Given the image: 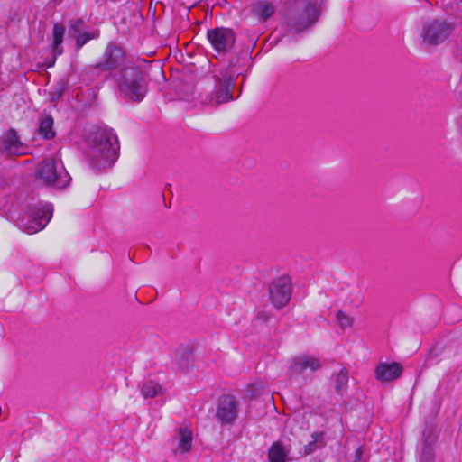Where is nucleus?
Listing matches in <instances>:
<instances>
[{
    "mask_svg": "<svg viewBox=\"0 0 462 462\" xmlns=\"http://www.w3.org/2000/svg\"><path fill=\"white\" fill-rule=\"evenodd\" d=\"M88 157L90 165L98 171L110 168L119 155V142L113 129L99 127L88 137Z\"/></svg>",
    "mask_w": 462,
    "mask_h": 462,
    "instance_id": "obj_1",
    "label": "nucleus"
},
{
    "mask_svg": "<svg viewBox=\"0 0 462 462\" xmlns=\"http://www.w3.org/2000/svg\"><path fill=\"white\" fill-rule=\"evenodd\" d=\"M34 175L38 184L56 189H65L71 180L62 162L55 158H46L39 162Z\"/></svg>",
    "mask_w": 462,
    "mask_h": 462,
    "instance_id": "obj_2",
    "label": "nucleus"
},
{
    "mask_svg": "<svg viewBox=\"0 0 462 462\" xmlns=\"http://www.w3.org/2000/svg\"><path fill=\"white\" fill-rule=\"evenodd\" d=\"M319 10L310 0L297 1L286 14V24L290 31L300 32L313 25L319 19Z\"/></svg>",
    "mask_w": 462,
    "mask_h": 462,
    "instance_id": "obj_3",
    "label": "nucleus"
},
{
    "mask_svg": "<svg viewBox=\"0 0 462 462\" xmlns=\"http://www.w3.org/2000/svg\"><path fill=\"white\" fill-rule=\"evenodd\" d=\"M116 80L124 97L137 102L144 97L147 88L142 72L137 67H124Z\"/></svg>",
    "mask_w": 462,
    "mask_h": 462,
    "instance_id": "obj_4",
    "label": "nucleus"
},
{
    "mask_svg": "<svg viewBox=\"0 0 462 462\" xmlns=\"http://www.w3.org/2000/svg\"><path fill=\"white\" fill-rule=\"evenodd\" d=\"M53 207L50 203L38 202L28 207L27 212L18 219L19 226L29 234L43 229L52 217Z\"/></svg>",
    "mask_w": 462,
    "mask_h": 462,
    "instance_id": "obj_5",
    "label": "nucleus"
},
{
    "mask_svg": "<svg viewBox=\"0 0 462 462\" xmlns=\"http://www.w3.org/2000/svg\"><path fill=\"white\" fill-rule=\"evenodd\" d=\"M454 26L445 19H430L422 23L420 37L424 48L445 42L452 34Z\"/></svg>",
    "mask_w": 462,
    "mask_h": 462,
    "instance_id": "obj_6",
    "label": "nucleus"
},
{
    "mask_svg": "<svg viewBox=\"0 0 462 462\" xmlns=\"http://www.w3.org/2000/svg\"><path fill=\"white\" fill-rule=\"evenodd\" d=\"M236 79L225 74L218 78L214 90L200 96L201 104L207 106H217L233 99L232 88Z\"/></svg>",
    "mask_w": 462,
    "mask_h": 462,
    "instance_id": "obj_7",
    "label": "nucleus"
},
{
    "mask_svg": "<svg viewBox=\"0 0 462 462\" xmlns=\"http://www.w3.org/2000/svg\"><path fill=\"white\" fill-rule=\"evenodd\" d=\"M125 61V51L115 43H109L101 58L93 69L99 70L100 73H106L105 78L111 74L114 70L124 68Z\"/></svg>",
    "mask_w": 462,
    "mask_h": 462,
    "instance_id": "obj_8",
    "label": "nucleus"
},
{
    "mask_svg": "<svg viewBox=\"0 0 462 462\" xmlns=\"http://www.w3.org/2000/svg\"><path fill=\"white\" fill-rule=\"evenodd\" d=\"M207 38L214 51L219 54L230 52L236 42V33L232 29L226 27L208 30Z\"/></svg>",
    "mask_w": 462,
    "mask_h": 462,
    "instance_id": "obj_9",
    "label": "nucleus"
},
{
    "mask_svg": "<svg viewBox=\"0 0 462 462\" xmlns=\"http://www.w3.org/2000/svg\"><path fill=\"white\" fill-rule=\"evenodd\" d=\"M29 146L23 143L17 132L11 128L0 136V153L7 157H19L29 153Z\"/></svg>",
    "mask_w": 462,
    "mask_h": 462,
    "instance_id": "obj_10",
    "label": "nucleus"
},
{
    "mask_svg": "<svg viewBox=\"0 0 462 462\" xmlns=\"http://www.w3.org/2000/svg\"><path fill=\"white\" fill-rule=\"evenodd\" d=\"M239 413V402L232 394H224L219 397L216 418L223 425H232L236 421Z\"/></svg>",
    "mask_w": 462,
    "mask_h": 462,
    "instance_id": "obj_11",
    "label": "nucleus"
},
{
    "mask_svg": "<svg viewBox=\"0 0 462 462\" xmlns=\"http://www.w3.org/2000/svg\"><path fill=\"white\" fill-rule=\"evenodd\" d=\"M270 300L277 309L288 304L291 296V282L289 277L282 276L275 279L269 288Z\"/></svg>",
    "mask_w": 462,
    "mask_h": 462,
    "instance_id": "obj_12",
    "label": "nucleus"
},
{
    "mask_svg": "<svg viewBox=\"0 0 462 462\" xmlns=\"http://www.w3.org/2000/svg\"><path fill=\"white\" fill-rule=\"evenodd\" d=\"M322 367L321 361L314 356H298L291 360L289 373L291 377L304 374L308 370L315 372Z\"/></svg>",
    "mask_w": 462,
    "mask_h": 462,
    "instance_id": "obj_13",
    "label": "nucleus"
},
{
    "mask_svg": "<svg viewBox=\"0 0 462 462\" xmlns=\"http://www.w3.org/2000/svg\"><path fill=\"white\" fill-rule=\"evenodd\" d=\"M402 373V367L400 364L382 362L375 368V378L380 382H391L396 380Z\"/></svg>",
    "mask_w": 462,
    "mask_h": 462,
    "instance_id": "obj_14",
    "label": "nucleus"
},
{
    "mask_svg": "<svg viewBox=\"0 0 462 462\" xmlns=\"http://www.w3.org/2000/svg\"><path fill=\"white\" fill-rule=\"evenodd\" d=\"M275 12L274 5L266 0H258L251 5V13L260 22H266Z\"/></svg>",
    "mask_w": 462,
    "mask_h": 462,
    "instance_id": "obj_15",
    "label": "nucleus"
},
{
    "mask_svg": "<svg viewBox=\"0 0 462 462\" xmlns=\"http://www.w3.org/2000/svg\"><path fill=\"white\" fill-rule=\"evenodd\" d=\"M53 124L54 120L51 115H42L38 127V134L45 140L53 139L56 135Z\"/></svg>",
    "mask_w": 462,
    "mask_h": 462,
    "instance_id": "obj_16",
    "label": "nucleus"
},
{
    "mask_svg": "<svg viewBox=\"0 0 462 462\" xmlns=\"http://www.w3.org/2000/svg\"><path fill=\"white\" fill-rule=\"evenodd\" d=\"M290 450L280 441L272 444L268 451L270 462H286Z\"/></svg>",
    "mask_w": 462,
    "mask_h": 462,
    "instance_id": "obj_17",
    "label": "nucleus"
},
{
    "mask_svg": "<svg viewBox=\"0 0 462 462\" xmlns=\"http://www.w3.org/2000/svg\"><path fill=\"white\" fill-rule=\"evenodd\" d=\"M65 34V27L60 23H54L52 30V51L54 57L63 53V38Z\"/></svg>",
    "mask_w": 462,
    "mask_h": 462,
    "instance_id": "obj_18",
    "label": "nucleus"
},
{
    "mask_svg": "<svg viewBox=\"0 0 462 462\" xmlns=\"http://www.w3.org/2000/svg\"><path fill=\"white\" fill-rule=\"evenodd\" d=\"M179 442L177 448L180 453L189 452L192 447V431L188 427H183L178 430Z\"/></svg>",
    "mask_w": 462,
    "mask_h": 462,
    "instance_id": "obj_19",
    "label": "nucleus"
},
{
    "mask_svg": "<svg viewBox=\"0 0 462 462\" xmlns=\"http://www.w3.org/2000/svg\"><path fill=\"white\" fill-rule=\"evenodd\" d=\"M143 398H154L164 393V388L155 381H145L140 386Z\"/></svg>",
    "mask_w": 462,
    "mask_h": 462,
    "instance_id": "obj_20",
    "label": "nucleus"
},
{
    "mask_svg": "<svg viewBox=\"0 0 462 462\" xmlns=\"http://www.w3.org/2000/svg\"><path fill=\"white\" fill-rule=\"evenodd\" d=\"M348 383V372L342 368L335 377L334 387L337 393L342 394L346 392Z\"/></svg>",
    "mask_w": 462,
    "mask_h": 462,
    "instance_id": "obj_21",
    "label": "nucleus"
},
{
    "mask_svg": "<svg viewBox=\"0 0 462 462\" xmlns=\"http://www.w3.org/2000/svg\"><path fill=\"white\" fill-rule=\"evenodd\" d=\"M99 36V32L97 30L93 31L91 32H83L79 33L76 38V48L79 50L82 48L88 41L92 39H97Z\"/></svg>",
    "mask_w": 462,
    "mask_h": 462,
    "instance_id": "obj_22",
    "label": "nucleus"
},
{
    "mask_svg": "<svg viewBox=\"0 0 462 462\" xmlns=\"http://www.w3.org/2000/svg\"><path fill=\"white\" fill-rule=\"evenodd\" d=\"M337 319L339 323V326L342 328H349L352 325V319L346 315L343 311L339 310L337 313Z\"/></svg>",
    "mask_w": 462,
    "mask_h": 462,
    "instance_id": "obj_23",
    "label": "nucleus"
},
{
    "mask_svg": "<svg viewBox=\"0 0 462 462\" xmlns=\"http://www.w3.org/2000/svg\"><path fill=\"white\" fill-rule=\"evenodd\" d=\"M317 448L316 440L310 442L306 447L305 450L307 454L312 453Z\"/></svg>",
    "mask_w": 462,
    "mask_h": 462,
    "instance_id": "obj_24",
    "label": "nucleus"
},
{
    "mask_svg": "<svg viewBox=\"0 0 462 462\" xmlns=\"http://www.w3.org/2000/svg\"><path fill=\"white\" fill-rule=\"evenodd\" d=\"M82 23V20L81 19H78L76 20L73 23H70V27L71 29H73L74 31H78V28L79 26Z\"/></svg>",
    "mask_w": 462,
    "mask_h": 462,
    "instance_id": "obj_25",
    "label": "nucleus"
},
{
    "mask_svg": "<svg viewBox=\"0 0 462 462\" xmlns=\"http://www.w3.org/2000/svg\"><path fill=\"white\" fill-rule=\"evenodd\" d=\"M425 453V450L423 451ZM420 462H431V457L430 456H426L425 454L423 455V457L420 458Z\"/></svg>",
    "mask_w": 462,
    "mask_h": 462,
    "instance_id": "obj_26",
    "label": "nucleus"
},
{
    "mask_svg": "<svg viewBox=\"0 0 462 462\" xmlns=\"http://www.w3.org/2000/svg\"><path fill=\"white\" fill-rule=\"evenodd\" d=\"M62 95V89L58 93V96L60 97Z\"/></svg>",
    "mask_w": 462,
    "mask_h": 462,
    "instance_id": "obj_27",
    "label": "nucleus"
}]
</instances>
